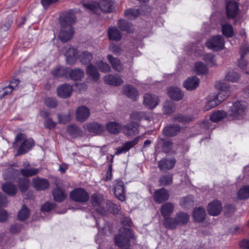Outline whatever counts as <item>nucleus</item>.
Masks as SVG:
<instances>
[{
  "mask_svg": "<svg viewBox=\"0 0 249 249\" xmlns=\"http://www.w3.org/2000/svg\"><path fill=\"white\" fill-rule=\"evenodd\" d=\"M247 105L243 101H236L229 106L227 114L231 116L233 119H241L245 115Z\"/></svg>",
  "mask_w": 249,
  "mask_h": 249,
  "instance_id": "nucleus-1",
  "label": "nucleus"
},
{
  "mask_svg": "<svg viewBox=\"0 0 249 249\" xmlns=\"http://www.w3.org/2000/svg\"><path fill=\"white\" fill-rule=\"evenodd\" d=\"M22 142L19 147L18 153V155L24 154L29 150L34 145V141L32 139H25V135L22 133H19L15 138V142L13 143V146L17 148L18 146V143Z\"/></svg>",
  "mask_w": 249,
  "mask_h": 249,
  "instance_id": "nucleus-2",
  "label": "nucleus"
},
{
  "mask_svg": "<svg viewBox=\"0 0 249 249\" xmlns=\"http://www.w3.org/2000/svg\"><path fill=\"white\" fill-rule=\"evenodd\" d=\"M134 234L129 228H122L120 229L119 233L115 238V244L120 247L127 246L130 238H133Z\"/></svg>",
  "mask_w": 249,
  "mask_h": 249,
  "instance_id": "nucleus-3",
  "label": "nucleus"
},
{
  "mask_svg": "<svg viewBox=\"0 0 249 249\" xmlns=\"http://www.w3.org/2000/svg\"><path fill=\"white\" fill-rule=\"evenodd\" d=\"M215 87L218 91L213 96L217 99L220 103L226 100L231 93L230 85L224 82H216Z\"/></svg>",
  "mask_w": 249,
  "mask_h": 249,
  "instance_id": "nucleus-4",
  "label": "nucleus"
},
{
  "mask_svg": "<svg viewBox=\"0 0 249 249\" xmlns=\"http://www.w3.org/2000/svg\"><path fill=\"white\" fill-rule=\"evenodd\" d=\"M113 3L112 0H101L99 4L94 2H88L83 4L87 9L95 12L98 7L105 12H111L113 10Z\"/></svg>",
  "mask_w": 249,
  "mask_h": 249,
  "instance_id": "nucleus-5",
  "label": "nucleus"
},
{
  "mask_svg": "<svg viewBox=\"0 0 249 249\" xmlns=\"http://www.w3.org/2000/svg\"><path fill=\"white\" fill-rule=\"evenodd\" d=\"M70 197L74 201L84 203L89 200V194L84 189L78 188L75 189L70 193Z\"/></svg>",
  "mask_w": 249,
  "mask_h": 249,
  "instance_id": "nucleus-6",
  "label": "nucleus"
},
{
  "mask_svg": "<svg viewBox=\"0 0 249 249\" xmlns=\"http://www.w3.org/2000/svg\"><path fill=\"white\" fill-rule=\"evenodd\" d=\"M206 46L214 51L222 49L224 46V38L221 36H216L206 42Z\"/></svg>",
  "mask_w": 249,
  "mask_h": 249,
  "instance_id": "nucleus-7",
  "label": "nucleus"
},
{
  "mask_svg": "<svg viewBox=\"0 0 249 249\" xmlns=\"http://www.w3.org/2000/svg\"><path fill=\"white\" fill-rule=\"evenodd\" d=\"M74 34L73 29L70 25L61 26L59 38L63 42H66L71 39Z\"/></svg>",
  "mask_w": 249,
  "mask_h": 249,
  "instance_id": "nucleus-8",
  "label": "nucleus"
},
{
  "mask_svg": "<svg viewBox=\"0 0 249 249\" xmlns=\"http://www.w3.org/2000/svg\"><path fill=\"white\" fill-rule=\"evenodd\" d=\"M238 10V5L237 2L232 0L227 2L226 13L228 18H234L237 15Z\"/></svg>",
  "mask_w": 249,
  "mask_h": 249,
  "instance_id": "nucleus-9",
  "label": "nucleus"
},
{
  "mask_svg": "<svg viewBox=\"0 0 249 249\" xmlns=\"http://www.w3.org/2000/svg\"><path fill=\"white\" fill-rule=\"evenodd\" d=\"M222 207L221 202L218 200H214L209 203L207 206V211L209 214L212 216H217L221 212Z\"/></svg>",
  "mask_w": 249,
  "mask_h": 249,
  "instance_id": "nucleus-10",
  "label": "nucleus"
},
{
  "mask_svg": "<svg viewBox=\"0 0 249 249\" xmlns=\"http://www.w3.org/2000/svg\"><path fill=\"white\" fill-rule=\"evenodd\" d=\"M114 194L115 196L121 201L125 199V190L123 182L120 180L115 181Z\"/></svg>",
  "mask_w": 249,
  "mask_h": 249,
  "instance_id": "nucleus-11",
  "label": "nucleus"
},
{
  "mask_svg": "<svg viewBox=\"0 0 249 249\" xmlns=\"http://www.w3.org/2000/svg\"><path fill=\"white\" fill-rule=\"evenodd\" d=\"M169 197V193L168 191L164 188L156 190L153 195L154 200L159 203H161L167 200Z\"/></svg>",
  "mask_w": 249,
  "mask_h": 249,
  "instance_id": "nucleus-12",
  "label": "nucleus"
},
{
  "mask_svg": "<svg viewBox=\"0 0 249 249\" xmlns=\"http://www.w3.org/2000/svg\"><path fill=\"white\" fill-rule=\"evenodd\" d=\"M76 119L80 122H84L90 116L89 109L84 106L78 107L76 110Z\"/></svg>",
  "mask_w": 249,
  "mask_h": 249,
  "instance_id": "nucleus-13",
  "label": "nucleus"
},
{
  "mask_svg": "<svg viewBox=\"0 0 249 249\" xmlns=\"http://www.w3.org/2000/svg\"><path fill=\"white\" fill-rule=\"evenodd\" d=\"M158 97L151 94H146L143 97V104L149 108L155 107L158 104Z\"/></svg>",
  "mask_w": 249,
  "mask_h": 249,
  "instance_id": "nucleus-14",
  "label": "nucleus"
},
{
  "mask_svg": "<svg viewBox=\"0 0 249 249\" xmlns=\"http://www.w3.org/2000/svg\"><path fill=\"white\" fill-rule=\"evenodd\" d=\"M32 183L33 187L38 191L46 190L49 186V182L46 179L39 177L33 178Z\"/></svg>",
  "mask_w": 249,
  "mask_h": 249,
  "instance_id": "nucleus-15",
  "label": "nucleus"
},
{
  "mask_svg": "<svg viewBox=\"0 0 249 249\" xmlns=\"http://www.w3.org/2000/svg\"><path fill=\"white\" fill-rule=\"evenodd\" d=\"M138 124L132 122L130 124L124 125L122 128L123 132L127 136H134L138 133Z\"/></svg>",
  "mask_w": 249,
  "mask_h": 249,
  "instance_id": "nucleus-16",
  "label": "nucleus"
},
{
  "mask_svg": "<svg viewBox=\"0 0 249 249\" xmlns=\"http://www.w3.org/2000/svg\"><path fill=\"white\" fill-rule=\"evenodd\" d=\"M72 91V87L71 85L65 84L58 87L57 89V95L63 98L69 97Z\"/></svg>",
  "mask_w": 249,
  "mask_h": 249,
  "instance_id": "nucleus-17",
  "label": "nucleus"
},
{
  "mask_svg": "<svg viewBox=\"0 0 249 249\" xmlns=\"http://www.w3.org/2000/svg\"><path fill=\"white\" fill-rule=\"evenodd\" d=\"M64 51L65 52V55L66 57V61L68 64H72L76 60L77 49L70 47L69 48H64Z\"/></svg>",
  "mask_w": 249,
  "mask_h": 249,
  "instance_id": "nucleus-18",
  "label": "nucleus"
},
{
  "mask_svg": "<svg viewBox=\"0 0 249 249\" xmlns=\"http://www.w3.org/2000/svg\"><path fill=\"white\" fill-rule=\"evenodd\" d=\"M168 95L171 99L175 101L181 100L184 95L180 89L176 87H170L168 89Z\"/></svg>",
  "mask_w": 249,
  "mask_h": 249,
  "instance_id": "nucleus-19",
  "label": "nucleus"
},
{
  "mask_svg": "<svg viewBox=\"0 0 249 249\" xmlns=\"http://www.w3.org/2000/svg\"><path fill=\"white\" fill-rule=\"evenodd\" d=\"M76 18L75 15L71 12H68L60 17V24L61 26L70 25L75 21Z\"/></svg>",
  "mask_w": 249,
  "mask_h": 249,
  "instance_id": "nucleus-20",
  "label": "nucleus"
},
{
  "mask_svg": "<svg viewBox=\"0 0 249 249\" xmlns=\"http://www.w3.org/2000/svg\"><path fill=\"white\" fill-rule=\"evenodd\" d=\"M199 80L196 76H192L186 79L183 83L184 87L187 90H194L196 89L199 85Z\"/></svg>",
  "mask_w": 249,
  "mask_h": 249,
  "instance_id": "nucleus-21",
  "label": "nucleus"
},
{
  "mask_svg": "<svg viewBox=\"0 0 249 249\" xmlns=\"http://www.w3.org/2000/svg\"><path fill=\"white\" fill-rule=\"evenodd\" d=\"M104 80L107 84L115 86H119L123 83V80L120 77L111 74L105 76Z\"/></svg>",
  "mask_w": 249,
  "mask_h": 249,
  "instance_id": "nucleus-22",
  "label": "nucleus"
},
{
  "mask_svg": "<svg viewBox=\"0 0 249 249\" xmlns=\"http://www.w3.org/2000/svg\"><path fill=\"white\" fill-rule=\"evenodd\" d=\"M138 142V138H136L134 140L126 142L121 147L117 149L115 154L118 155L122 153H126Z\"/></svg>",
  "mask_w": 249,
  "mask_h": 249,
  "instance_id": "nucleus-23",
  "label": "nucleus"
},
{
  "mask_svg": "<svg viewBox=\"0 0 249 249\" xmlns=\"http://www.w3.org/2000/svg\"><path fill=\"white\" fill-rule=\"evenodd\" d=\"M174 159H162L159 163V167L160 169L164 172L173 168L175 164Z\"/></svg>",
  "mask_w": 249,
  "mask_h": 249,
  "instance_id": "nucleus-24",
  "label": "nucleus"
},
{
  "mask_svg": "<svg viewBox=\"0 0 249 249\" xmlns=\"http://www.w3.org/2000/svg\"><path fill=\"white\" fill-rule=\"evenodd\" d=\"M206 211L204 208L202 207L196 208L193 213V217L195 221L201 222L204 221L206 216Z\"/></svg>",
  "mask_w": 249,
  "mask_h": 249,
  "instance_id": "nucleus-25",
  "label": "nucleus"
},
{
  "mask_svg": "<svg viewBox=\"0 0 249 249\" xmlns=\"http://www.w3.org/2000/svg\"><path fill=\"white\" fill-rule=\"evenodd\" d=\"M88 130L90 132L99 134L104 131V126L95 122L89 123L87 125Z\"/></svg>",
  "mask_w": 249,
  "mask_h": 249,
  "instance_id": "nucleus-26",
  "label": "nucleus"
},
{
  "mask_svg": "<svg viewBox=\"0 0 249 249\" xmlns=\"http://www.w3.org/2000/svg\"><path fill=\"white\" fill-rule=\"evenodd\" d=\"M107 58L109 62L111 64L113 69L118 72H120L123 71V65L119 59L113 57L111 54H108L107 56Z\"/></svg>",
  "mask_w": 249,
  "mask_h": 249,
  "instance_id": "nucleus-27",
  "label": "nucleus"
},
{
  "mask_svg": "<svg viewBox=\"0 0 249 249\" xmlns=\"http://www.w3.org/2000/svg\"><path fill=\"white\" fill-rule=\"evenodd\" d=\"M180 130V127L178 124L167 126L163 130V134L166 136H174Z\"/></svg>",
  "mask_w": 249,
  "mask_h": 249,
  "instance_id": "nucleus-28",
  "label": "nucleus"
},
{
  "mask_svg": "<svg viewBox=\"0 0 249 249\" xmlns=\"http://www.w3.org/2000/svg\"><path fill=\"white\" fill-rule=\"evenodd\" d=\"M174 209L173 204L170 202L163 204L160 208L161 215L164 218L170 216L173 213Z\"/></svg>",
  "mask_w": 249,
  "mask_h": 249,
  "instance_id": "nucleus-29",
  "label": "nucleus"
},
{
  "mask_svg": "<svg viewBox=\"0 0 249 249\" xmlns=\"http://www.w3.org/2000/svg\"><path fill=\"white\" fill-rule=\"evenodd\" d=\"M123 91L129 98L136 100L138 96V92L136 89L130 85H125L123 87Z\"/></svg>",
  "mask_w": 249,
  "mask_h": 249,
  "instance_id": "nucleus-30",
  "label": "nucleus"
},
{
  "mask_svg": "<svg viewBox=\"0 0 249 249\" xmlns=\"http://www.w3.org/2000/svg\"><path fill=\"white\" fill-rule=\"evenodd\" d=\"M108 35L110 40L119 41L122 38L120 31L116 27H110L108 30Z\"/></svg>",
  "mask_w": 249,
  "mask_h": 249,
  "instance_id": "nucleus-31",
  "label": "nucleus"
},
{
  "mask_svg": "<svg viewBox=\"0 0 249 249\" xmlns=\"http://www.w3.org/2000/svg\"><path fill=\"white\" fill-rule=\"evenodd\" d=\"M163 223L165 228L171 230L175 229L178 225L176 216L174 218L171 217L170 216L165 217Z\"/></svg>",
  "mask_w": 249,
  "mask_h": 249,
  "instance_id": "nucleus-32",
  "label": "nucleus"
},
{
  "mask_svg": "<svg viewBox=\"0 0 249 249\" xmlns=\"http://www.w3.org/2000/svg\"><path fill=\"white\" fill-rule=\"evenodd\" d=\"M176 217L178 225L186 224L190 219V215L186 213H176Z\"/></svg>",
  "mask_w": 249,
  "mask_h": 249,
  "instance_id": "nucleus-33",
  "label": "nucleus"
},
{
  "mask_svg": "<svg viewBox=\"0 0 249 249\" xmlns=\"http://www.w3.org/2000/svg\"><path fill=\"white\" fill-rule=\"evenodd\" d=\"M2 190L9 196H14L17 192V186L10 183H5L2 186Z\"/></svg>",
  "mask_w": 249,
  "mask_h": 249,
  "instance_id": "nucleus-34",
  "label": "nucleus"
},
{
  "mask_svg": "<svg viewBox=\"0 0 249 249\" xmlns=\"http://www.w3.org/2000/svg\"><path fill=\"white\" fill-rule=\"evenodd\" d=\"M107 129L110 133L117 134L122 129V128L119 123L111 122L107 124Z\"/></svg>",
  "mask_w": 249,
  "mask_h": 249,
  "instance_id": "nucleus-35",
  "label": "nucleus"
},
{
  "mask_svg": "<svg viewBox=\"0 0 249 249\" xmlns=\"http://www.w3.org/2000/svg\"><path fill=\"white\" fill-rule=\"evenodd\" d=\"M18 174V170L10 167L4 171L3 178L5 180L14 179L16 178V176Z\"/></svg>",
  "mask_w": 249,
  "mask_h": 249,
  "instance_id": "nucleus-36",
  "label": "nucleus"
},
{
  "mask_svg": "<svg viewBox=\"0 0 249 249\" xmlns=\"http://www.w3.org/2000/svg\"><path fill=\"white\" fill-rule=\"evenodd\" d=\"M117 25L122 31L126 32H131L133 31L132 24L125 20H118Z\"/></svg>",
  "mask_w": 249,
  "mask_h": 249,
  "instance_id": "nucleus-37",
  "label": "nucleus"
},
{
  "mask_svg": "<svg viewBox=\"0 0 249 249\" xmlns=\"http://www.w3.org/2000/svg\"><path fill=\"white\" fill-rule=\"evenodd\" d=\"M69 72L70 71L68 68L59 67L54 69L52 74L54 77H67Z\"/></svg>",
  "mask_w": 249,
  "mask_h": 249,
  "instance_id": "nucleus-38",
  "label": "nucleus"
},
{
  "mask_svg": "<svg viewBox=\"0 0 249 249\" xmlns=\"http://www.w3.org/2000/svg\"><path fill=\"white\" fill-rule=\"evenodd\" d=\"M53 194L54 200L57 202L63 201L66 197V194L64 190L59 188L54 190Z\"/></svg>",
  "mask_w": 249,
  "mask_h": 249,
  "instance_id": "nucleus-39",
  "label": "nucleus"
},
{
  "mask_svg": "<svg viewBox=\"0 0 249 249\" xmlns=\"http://www.w3.org/2000/svg\"><path fill=\"white\" fill-rule=\"evenodd\" d=\"M79 59L80 61L83 64H87L90 62L92 59V54L87 51L82 52L79 55Z\"/></svg>",
  "mask_w": 249,
  "mask_h": 249,
  "instance_id": "nucleus-40",
  "label": "nucleus"
},
{
  "mask_svg": "<svg viewBox=\"0 0 249 249\" xmlns=\"http://www.w3.org/2000/svg\"><path fill=\"white\" fill-rule=\"evenodd\" d=\"M71 79L73 80H81L84 76V72L80 69H76L70 71L69 73Z\"/></svg>",
  "mask_w": 249,
  "mask_h": 249,
  "instance_id": "nucleus-41",
  "label": "nucleus"
},
{
  "mask_svg": "<svg viewBox=\"0 0 249 249\" xmlns=\"http://www.w3.org/2000/svg\"><path fill=\"white\" fill-rule=\"evenodd\" d=\"M193 197L191 195L183 197L180 199V204L183 208H190L193 206Z\"/></svg>",
  "mask_w": 249,
  "mask_h": 249,
  "instance_id": "nucleus-42",
  "label": "nucleus"
},
{
  "mask_svg": "<svg viewBox=\"0 0 249 249\" xmlns=\"http://www.w3.org/2000/svg\"><path fill=\"white\" fill-rule=\"evenodd\" d=\"M227 113L222 110H217L214 112L210 116V120L213 122H217L221 121L226 116Z\"/></svg>",
  "mask_w": 249,
  "mask_h": 249,
  "instance_id": "nucleus-43",
  "label": "nucleus"
},
{
  "mask_svg": "<svg viewBox=\"0 0 249 249\" xmlns=\"http://www.w3.org/2000/svg\"><path fill=\"white\" fill-rule=\"evenodd\" d=\"M87 72L95 80H97L100 77V74L96 67L92 64H90L87 67Z\"/></svg>",
  "mask_w": 249,
  "mask_h": 249,
  "instance_id": "nucleus-44",
  "label": "nucleus"
},
{
  "mask_svg": "<svg viewBox=\"0 0 249 249\" xmlns=\"http://www.w3.org/2000/svg\"><path fill=\"white\" fill-rule=\"evenodd\" d=\"M176 107L173 102L167 101L163 106V111L165 114H170L175 110Z\"/></svg>",
  "mask_w": 249,
  "mask_h": 249,
  "instance_id": "nucleus-45",
  "label": "nucleus"
},
{
  "mask_svg": "<svg viewBox=\"0 0 249 249\" xmlns=\"http://www.w3.org/2000/svg\"><path fill=\"white\" fill-rule=\"evenodd\" d=\"M238 197L240 199L249 198V185L244 186L238 191Z\"/></svg>",
  "mask_w": 249,
  "mask_h": 249,
  "instance_id": "nucleus-46",
  "label": "nucleus"
},
{
  "mask_svg": "<svg viewBox=\"0 0 249 249\" xmlns=\"http://www.w3.org/2000/svg\"><path fill=\"white\" fill-rule=\"evenodd\" d=\"M30 215L29 210L26 205H23L18 213V219L20 221H23L28 218Z\"/></svg>",
  "mask_w": 249,
  "mask_h": 249,
  "instance_id": "nucleus-47",
  "label": "nucleus"
},
{
  "mask_svg": "<svg viewBox=\"0 0 249 249\" xmlns=\"http://www.w3.org/2000/svg\"><path fill=\"white\" fill-rule=\"evenodd\" d=\"M161 141H163V143L162 144V150L165 153H171L174 152V145L169 140H165L162 139H160Z\"/></svg>",
  "mask_w": 249,
  "mask_h": 249,
  "instance_id": "nucleus-48",
  "label": "nucleus"
},
{
  "mask_svg": "<svg viewBox=\"0 0 249 249\" xmlns=\"http://www.w3.org/2000/svg\"><path fill=\"white\" fill-rule=\"evenodd\" d=\"M39 170L36 168H23L20 170L21 174L24 177H31L38 173Z\"/></svg>",
  "mask_w": 249,
  "mask_h": 249,
  "instance_id": "nucleus-49",
  "label": "nucleus"
},
{
  "mask_svg": "<svg viewBox=\"0 0 249 249\" xmlns=\"http://www.w3.org/2000/svg\"><path fill=\"white\" fill-rule=\"evenodd\" d=\"M103 200V196L99 194H94L91 197L92 204L94 207L101 205Z\"/></svg>",
  "mask_w": 249,
  "mask_h": 249,
  "instance_id": "nucleus-50",
  "label": "nucleus"
},
{
  "mask_svg": "<svg viewBox=\"0 0 249 249\" xmlns=\"http://www.w3.org/2000/svg\"><path fill=\"white\" fill-rule=\"evenodd\" d=\"M239 78L240 76L239 74L233 71H229L225 77L226 80L231 82H237L239 80Z\"/></svg>",
  "mask_w": 249,
  "mask_h": 249,
  "instance_id": "nucleus-51",
  "label": "nucleus"
},
{
  "mask_svg": "<svg viewBox=\"0 0 249 249\" xmlns=\"http://www.w3.org/2000/svg\"><path fill=\"white\" fill-rule=\"evenodd\" d=\"M175 122L186 124L192 121V118L189 116H184L180 114L176 115L173 119Z\"/></svg>",
  "mask_w": 249,
  "mask_h": 249,
  "instance_id": "nucleus-52",
  "label": "nucleus"
},
{
  "mask_svg": "<svg viewBox=\"0 0 249 249\" xmlns=\"http://www.w3.org/2000/svg\"><path fill=\"white\" fill-rule=\"evenodd\" d=\"M223 35L227 37H231L233 35V29L231 25L228 23L224 24L222 26Z\"/></svg>",
  "mask_w": 249,
  "mask_h": 249,
  "instance_id": "nucleus-53",
  "label": "nucleus"
},
{
  "mask_svg": "<svg viewBox=\"0 0 249 249\" xmlns=\"http://www.w3.org/2000/svg\"><path fill=\"white\" fill-rule=\"evenodd\" d=\"M30 180L29 179L23 178L18 181V187L21 192L26 191L29 188Z\"/></svg>",
  "mask_w": 249,
  "mask_h": 249,
  "instance_id": "nucleus-54",
  "label": "nucleus"
},
{
  "mask_svg": "<svg viewBox=\"0 0 249 249\" xmlns=\"http://www.w3.org/2000/svg\"><path fill=\"white\" fill-rule=\"evenodd\" d=\"M195 70L197 74H205L207 72L208 69L206 66L202 62H196L195 66Z\"/></svg>",
  "mask_w": 249,
  "mask_h": 249,
  "instance_id": "nucleus-55",
  "label": "nucleus"
},
{
  "mask_svg": "<svg viewBox=\"0 0 249 249\" xmlns=\"http://www.w3.org/2000/svg\"><path fill=\"white\" fill-rule=\"evenodd\" d=\"M140 12L138 9H129L125 13V16L129 19H134L140 14Z\"/></svg>",
  "mask_w": 249,
  "mask_h": 249,
  "instance_id": "nucleus-56",
  "label": "nucleus"
},
{
  "mask_svg": "<svg viewBox=\"0 0 249 249\" xmlns=\"http://www.w3.org/2000/svg\"><path fill=\"white\" fill-rule=\"evenodd\" d=\"M220 102L214 96L213 98L209 100L204 107V110L208 111L212 108L215 107L220 104Z\"/></svg>",
  "mask_w": 249,
  "mask_h": 249,
  "instance_id": "nucleus-57",
  "label": "nucleus"
},
{
  "mask_svg": "<svg viewBox=\"0 0 249 249\" xmlns=\"http://www.w3.org/2000/svg\"><path fill=\"white\" fill-rule=\"evenodd\" d=\"M67 131L70 135L73 137H76L81 133L79 128L75 125H70L68 126Z\"/></svg>",
  "mask_w": 249,
  "mask_h": 249,
  "instance_id": "nucleus-58",
  "label": "nucleus"
},
{
  "mask_svg": "<svg viewBox=\"0 0 249 249\" xmlns=\"http://www.w3.org/2000/svg\"><path fill=\"white\" fill-rule=\"evenodd\" d=\"M99 69L103 72H107L110 71L111 68L109 65L103 61H100L96 63Z\"/></svg>",
  "mask_w": 249,
  "mask_h": 249,
  "instance_id": "nucleus-59",
  "label": "nucleus"
},
{
  "mask_svg": "<svg viewBox=\"0 0 249 249\" xmlns=\"http://www.w3.org/2000/svg\"><path fill=\"white\" fill-rule=\"evenodd\" d=\"M159 182L162 185H170L172 183V176L169 175L163 176L160 178Z\"/></svg>",
  "mask_w": 249,
  "mask_h": 249,
  "instance_id": "nucleus-60",
  "label": "nucleus"
},
{
  "mask_svg": "<svg viewBox=\"0 0 249 249\" xmlns=\"http://www.w3.org/2000/svg\"><path fill=\"white\" fill-rule=\"evenodd\" d=\"M57 123L51 118H47L44 120V125L46 128L52 129L55 127Z\"/></svg>",
  "mask_w": 249,
  "mask_h": 249,
  "instance_id": "nucleus-61",
  "label": "nucleus"
},
{
  "mask_svg": "<svg viewBox=\"0 0 249 249\" xmlns=\"http://www.w3.org/2000/svg\"><path fill=\"white\" fill-rule=\"evenodd\" d=\"M58 123L66 124L71 120V116L70 114H57Z\"/></svg>",
  "mask_w": 249,
  "mask_h": 249,
  "instance_id": "nucleus-62",
  "label": "nucleus"
},
{
  "mask_svg": "<svg viewBox=\"0 0 249 249\" xmlns=\"http://www.w3.org/2000/svg\"><path fill=\"white\" fill-rule=\"evenodd\" d=\"M203 59L208 64L211 66H213L215 64L214 56L213 53H207L205 54Z\"/></svg>",
  "mask_w": 249,
  "mask_h": 249,
  "instance_id": "nucleus-63",
  "label": "nucleus"
},
{
  "mask_svg": "<svg viewBox=\"0 0 249 249\" xmlns=\"http://www.w3.org/2000/svg\"><path fill=\"white\" fill-rule=\"evenodd\" d=\"M45 103L47 107L51 108H54L57 105L56 99L53 98H47L45 100Z\"/></svg>",
  "mask_w": 249,
  "mask_h": 249,
  "instance_id": "nucleus-64",
  "label": "nucleus"
}]
</instances>
